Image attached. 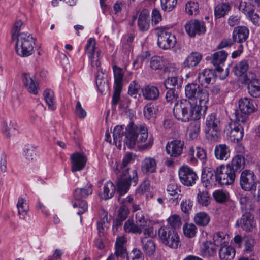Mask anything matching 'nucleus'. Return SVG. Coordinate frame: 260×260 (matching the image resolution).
<instances>
[{
  "instance_id": "052dcab7",
  "label": "nucleus",
  "mask_w": 260,
  "mask_h": 260,
  "mask_svg": "<svg viewBox=\"0 0 260 260\" xmlns=\"http://www.w3.org/2000/svg\"><path fill=\"white\" fill-rule=\"evenodd\" d=\"M76 200V202L74 203L73 206L74 208H78L79 210L77 211V214L80 215L87 211V203L86 201L81 200V199Z\"/></svg>"
},
{
  "instance_id": "58836bf2",
  "label": "nucleus",
  "mask_w": 260,
  "mask_h": 260,
  "mask_svg": "<svg viewBox=\"0 0 260 260\" xmlns=\"http://www.w3.org/2000/svg\"><path fill=\"white\" fill-rule=\"evenodd\" d=\"M115 191V187L113 183L110 181H107L104 184L101 197L103 199L108 200L113 196Z\"/></svg>"
},
{
  "instance_id": "7ed1b4c3",
  "label": "nucleus",
  "mask_w": 260,
  "mask_h": 260,
  "mask_svg": "<svg viewBox=\"0 0 260 260\" xmlns=\"http://www.w3.org/2000/svg\"><path fill=\"white\" fill-rule=\"evenodd\" d=\"M121 174L117 178L116 186L120 195L125 194L129 190L132 184L135 186L138 181L137 172L136 169L129 168L121 169Z\"/></svg>"
},
{
  "instance_id": "e433bc0d",
  "label": "nucleus",
  "mask_w": 260,
  "mask_h": 260,
  "mask_svg": "<svg viewBox=\"0 0 260 260\" xmlns=\"http://www.w3.org/2000/svg\"><path fill=\"white\" fill-rule=\"evenodd\" d=\"M142 249L145 253L149 256L153 255L156 249L155 244L152 239L141 238Z\"/></svg>"
},
{
  "instance_id": "4c0bfd02",
  "label": "nucleus",
  "mask_w": 260,
  "mask_h": 260,
  "mask_svg": "<svg viewBox=\"0 0 260 260\" xmlns=\"http://www.w3.org/2000/svg\"><path fill=\"white\" fill-rule=\"evenodd\" d=\"M3 133L6 137L10 138L14 134V132L17 131L18 126L15 121L10 120L9 121L3 122Z\"/></svg>"
},
{
  "instance_id": "6e6552de",
  "label": "nucleus",
  "mask_w": 260,
  "mask_h": 260,
  "mask_svg": "<svg viewBox=\"0 0 260 260\" xmlns=\"http://www.w3.org/2000/svg\"><path fill=\"white\" fill-rule=\"evenodd\" d=\"M220 120L216 114L211 113L208 115L205 121V133L207 138L210 141H216L220 135Z\"/></svg>"
},
{
  "instance_id": "9d476101",
  "label": "nucleus",
  "mask_w": 260,
  "mask_h": 260,
  "mask_svg": "<svg viewBox=\"0 0 260 260\" xmlns=\"http://www.w3.org/2000/svg\"><path fill=\"white\" fill-rule=\"evenodd\" d=\"M257 180L254 172L249 170H245L241 173L240 185L244 191L255 190L257 187Z\"/></svg>"
},
{
  "instance_id": "412c9836",
  "label": "nucleus",
  "mask_w": 260,
  "mask_h": 260,
  "mask_svg": "<svg viewBox=\"0 0 260 260\" xmlns=\"http://www.w3.org/2000/svg\"><path fill=\"white\" fill-rule=\"evenodd\" d=\"M187 154L190 158V161L192 162H196L197 158L200 159L203 164H204L206 161V153L204 149L200 147L196 148L193 146L190 147Z\"/></svg>"
},
{
  "instance_id": "c756f323",
  "label": "nucleus",
  "mask_w": 260,
  "mask_h": 260,
  "mask_svg": "<svg viewBox=\"0 0 260 260\" xmlns=\"http://www.w3.org/2000/svg\"><path fill=\"white\" fill-rule=\"evenodd\" d=\"M96 84L99 90L103 93L109 89V85L107 79V76L102 70L98 72L96 79Z\"/></svg>"
},
{
  "instance_id": "4468645a",
  "label": "nucleus",
  "mask_w": 260,
  "mask_h": 260,
  "mask_svg": "<svg viewBox=\"0 0 260 260\" xmlns=\"http://www.w3.org/2000/svg\"><path fill=\"white\" fill-rule=\"evenodd\" d=\"M238 121L231 122L229 125L230 129L228 136L230 140L233 142L238 143L240 141L244 136L243 126Z\"/></svg>"
},
{
  "instance_id": "a211bd4d",
  "label": "nucleus",
  "mask_w": 260,
  "mask_h": 260,
  "mask_svg": "<svg viewBox=\"0 0 260 260\" xmlns=\"http://www.w3.org/2000/svg\"><path fill=\"white\" fill-rule=\"evenodd\" d=\"M71 170L73 172L82 170L85 166L87 159L83 153L76 152L71 156Z\"/></svg>"
},
{
  "instance_id": "c85d7f7f",
  "label": "nucleus",
  "mask_w": 260,
  "mask_h": 260,
  "mask_svg": "<svg viewBox=\"0 0 260 260\" xmlns=\"http://www.w3.org/2000/svg\"><path fill=\"white\" fill-rule=\"evenodd\" d=\"M201 254L205 257L213 256L216 253L217 248L211 241H206L200 246Z\"/></svg>"
},
{
  "instance_id": "a878e982",
  "label": "nucleus",
  "mask_w": 260,
  "mask_h": 260,
  "mask_svg": "<svg viewBox=\"0 0 260 260\" xmlns=\"http://www.w3.org/2000/svg\"><path fill=\"white\" fill-rule=\"evenodd\" d=\"M142 95L147 100H157L159 96V90L155 86L147 85L142 89Z\"/></svg>"
},
{
  "instance_id": "2eb2a0df",
  "label": "nucleus",
  "mask_w": 260,
  "mask_h": 260,
  "mask_svg": "<svg viewBox=\"0 0 260 260\" xmlns=\"http://www.w3.org/2000/svg\"><path fill=\"white\" fill-rule=\"evenodd\" d=\"M185 27L186 32L190 37H194L197 35H200L206 31L204 23L197 20L189 21L186 24Z\"/></svg>"
},
{
  "instance_id": "69168bd1",
  "label": "nucleus",
  "mask_w": 260,
  "mask_h": 260,
  "mask_svg": "<svg viewBox=\"0 0 260 260\" xmlns=\"http://www.w3.org/2000/svg\"><path fill=\"white\" fill-rule=\"evenodd\" d=\"M144 116L147 119L153 117L155 114L154 105L152 103H148L145 106L143 109Z\"/></svg>"
},
{
  "instance_id": "c9c22d12",
  "label": "nucleus",
  "mask_w": 260,
  "mask_h": 260,
  "mask_svg": "<svg viewBox=\"0 0 260 260\" xmlns=\"http://www.w3.org/2000/svg\"><path fill=\"white\" fill-rule=\"evenodd\" d=\"M248 91L249 94L254 98L260 96V80L252 79L248 84Z\"/></svg>"
},
{
  "instance_id": "ddd939ff",
  "label": "nucleus",
  "mask_w": 260,
  "mask_h": 260,
  "mask_svg": "<svg viewBox=\"0 0 260 260\" xmlns=\"http://www.w3.org/2000/svg\"><path fill=\"white\" fill-rule=\"evenodd\" d=\"M21 80L23 85L26 90L30 94L37 95L40 90L39 83L33 76L28 73H22Z\"/></svg>"
},
{
  "instance_id": "de8ad7c7",
  "label": "nucleus",
  "mask_w": 260,
  "mask_h": 260,
  "mask_svg": "<svg viewBox=\"0 0 260 260\" xmlns=\"http://www.w3.org/2000/svg\"><path fill=\"white\" fill-rule=\"evenodd\" d=\"M43 96L49 109L52 111L56 109V106L54 100L53 91L51 89H47L44 91Z\"/></svg>"
},
{
  "instance_id": "bf43d9fd",
  "label": "nucleus",
  "mask_w": 260,
  "mask_h": 260,
  "mask_svg": "<svg viewBox=\"0 0 260 260\" xmlns=\"http://www.w3.org/2000/svg\"><path fill=\"white\" fill-rule=\"evenodd\" d=\"M193 202L190 199H184L180 204L181 211L185 214H189L192 210Z\"/></svg>"
},
{
  "instance_id": "bb28decb",
  "label": "nucleus",
  "mask_w": 260,
  "mask_h": 260,
  "mask_svg": "<svg viewBox=\"0 0 260 260\" xmlns=\"http://www.w3.org/2000/svg\"><path fill=\"white\" fill-rule=\"evenodd\" d=\"M214 154L216 159L226 160L230 156V149L226 144H219L215 147Z\"/></svg>"
},
{
  "instance_id": "680f3d73",
  "label": "nucleus",
  "mask_w": 260,
  "mask_h": 260,
  "mask_svg": "<svg viewBox=\"0 0 260 260\" xmlns=\"http://www.w3.org/2000/svg\"><path fill=\"white\" fill-rule=\"evenodd\" d=\"M162 9L167 12L171 11L176 6L177 0H160Z\"/></svg>"
},
{
  "instance_id": "a18cd8bd",
  "label": "nucleus",
  "mask_w": 260,
  "mask_h": 260,
  "mask_svg": "<svg viewBox=\"0 0 260 260\" xmlns=\"http://www.w3.org/2000/svg\"><path fill=\"white\" fill-rule=\"evenodd\" d=\"M231 10V7L227 3H220L217 5L214 9V15L215 18H220L226 14Z\"/></svg>"
},
{
  "instance_id": "72a5a7b5",
  "label": "nucleus",
  "mask_w": 260,
  "mask_h": 260,
  "mask_svg": "<svg viewBox=\"0 0 260 260\" xmlns=\"http://www.w3.org/2000/svg\"><path fill=\"white\" fill-rule=\"evenodd\" d=\"M235 255L234 248L229 244L219 249V256L220 260H232Z\"/></svg>"
},
{
  "instance_id": "5701e85b",
  "label": "nucleus",
  "mask_w": 260,
  "mask_h": 260,
  "mask_svg": "<svg viewBox=\"0 0 260 260\" xmlns=\"http://www.w3.org/2000/svg\"><path fill=\"white\" fill-rule=\"evenodd\" d=\"M185 107V99H182L180 102L175 103L173 109L175 117L178 120L184 122H187Z\"/></svg>"
},
{
  "instance_id": "dca6fc26",
  "label": "nucleus",
  "mask_w": 260,
  "mask_h": 260,
  "mask_svg": "<svg viewBox=\"0 0 260 260\" xmlns=\"http://www.w3.org/2000/svg\"><path fill=\"white\" fill-rule=\"evenodd\" d=\"M184 145V142L179 140L168 142L166 146L167 153L171 157H177L182 153Z\"/></svg>"
},
{
  "instance_id": "49530a36",
  "label": "nucleus",
  "mask_w": 260,
  "mask_h": 260,
  "mask_svg": "<svg viewBox=\"0 0 260 260\" xmlns=\"http://www.w3.org/2000/svg\"><path fill=\"white\" fill-rule=\"evenodd\" d=\"M167 192L171 196H175L176 203L178 204V200L181 199L182 194L181 191L177 184L175 183H170L167 186Z\"/></svg>"
},
{
  "instance_id": "774afa93",
  "label": "nucleus",
  "mask_w": 260,
  "mask_h": 260,
  "mask_svg": "<svg viewBox=\"0 0 260 260\" xmlns=\"http://www.w3.org/2000/svg\"><path fill=\"white\" fill-rule=\"evenodd\" d=\"M127 260H143V254L141 251L137 249H134L132 251L127 255Z\"/></svg>"
},
{
  "instance_id": "f704fd0d",
  "label": "nucleus",
  "mask_w": 260,
  "mask_h": 260,
  "mask_svg": "<svg viewBox=\"0 0 260 260\" xmlns=\"http://www.w3.org/2000/svg\"><path fill=\"white\" fill-rule=\"evenodd\" d=\"M92 191V185L87 183L85 187L75 189L74 191V196L75 200H80L91 194Z\"/></svg>"
},
{
  "instance_id": "7c9ffc66",
  "label": "nucleus",
  "mask_w": 260,
  "mask_h": 260,
  "mask_svg": "<svg viewBox=\"0 0 260 260\" xmlns=\"http://www.w3.org/2000/svg\"><path fill=\"white\" fill-rule=\"evenodd\" d=\"M17 208L20 218L25 219L26 215L28 212L29 207L28 202L24 198L22 197L18 198L17 203Z\"/></svg>"
},
{
  "instance_id": "ea45409f",
  "label": "nucleus",
  "mask_w": 260,
  "mask_h": 260,
  "mask_svg": "<svg viewBox=\"0 0 260 260\" xmlns=\"http://www.w3.org/2000/svg\"><path fill=\"white\" fill-rule=\"evenodd\" d=\"M128 214V207L125 206H121L118 210V214L114 221L113 225L117 228L120 226L122 222L126 219Z\"/></svg>"
},
{
  "instance_id": "9b49d317",
  "label": "nucleus",
  "mask_w": 260,
  "mask_h": 260,
  "mask_svg": "<svg viewBox=\"0 0 260 260\" xmlns=\"http://www.w3.org/2000/svg\"><path fill=\"white\" fill-rule=\"evenodd\" d=\"M179 177L181 183L186 186L193 185L198 176L193 169L187 165H184L178 170Z\"/></svg>"
},
{
  "instance_id": "6ab92c4d",
  "label": "nucleus",
  "mask_w": 260,
  "mask_h": 260,
  "mask_svg": "<svg viewBox=\"0 0 260 260\" xmlns=\"http://www.w3.org/2000/svg\"><path fill=\"white\" fill-rule=\"evenodd\" d=\"M228 56V53L224 50L217 51L211 56V62L215 67L217 71L219 72L223 71L222 66L224 64Z\"/></svg>"
},
{
  "instance_id": "3c124183",
  "label": "nucleus",
  "mask_w": 260,
  "mask_h": 260,
  "mask_svg": "<svg viewBox=\"0 0 260 260\" xmlns=\"http://www.w3.org/2000/svg\"><path fill=\"white\" fill-rule=\"evenodd\" d=\"M195 223L201 226H207L210 220L209 216L205 212H199L194 217Z\"/></svg>"
},
{
  "instance_id": "09e8293b",
  "label": "nucleus",
  "mask_w": 260,
  "mask_h": 260,
  "mask_svg": "<svg viewBox=\"0 0 260 260\" xmlns=\"http://www.w3.org/2000/svg\"><path fill=\"white\" fill-rule=\"evenodd\" d=\"M134 155L133 153L127 152L122 159L121 164L117 165L114 169V172L118 174L121 172V169L127 168V166L134 160Z\"/></svg>"
},
{
  "instance_id": "a19ab883",
  "label": "nucleus",
  "mask_w": 260,
  "mask_h": 260,
  "mask_svg": "<svg viewBox=\"0 0 260 260\" xmlns=\"http://www.w3.org/2000/svg\"><path fill=\"white\" fill-rule=\"evenodd\" d=\"M229 164L235 172L240 171L245 166V158L241 155H237L233 158L231 163Z\"/></svg>"
},
{
  "instance_id": "37998d69",
  "label": "nucleus",
  "mask_w": 260,
  "mask_h": 260,
  "mask_svg": "<svg viewBox=\"0 0 260 260\" xmlns=\"http://www.w3.org/2000/svg\"><path fill=\"white\" fill-rule=\"evenodd\" d=\"M200 132V123L197 120L191 122L187 130V133L191 139H197Z\"/></svg>"
},
{
  "instance_id": "1a4fd4ad",
  "label": "nucleus",
  "mask_w": 260,
  "mask_h": 260,
  "mask_svg": "<svg viewBox=\"0 0 260 260\" xmlns=\"http://www.w3.org/2000/svg\"><path fill=\"white\" fill-rule=\"evenodd\" d=\"M157 30V45L159 48L168 50L175 46L177 39L175 35L166 28H158Z\"/></svg>"
},
{
  "instance_id": "13d9d810",
  "label": "nucleus",
  "mask_w": 260,
  "mask_h": 260,
  "mask_svg": "<svg viewBox=\"0 0 260 260\" xmlns=\"http://www.w3.org/2000/svg\"><path fill=\"white\" fill-rule=\"evenodd\" d=\"M213 196L217 202L223 203L227 201L229 198V193L221 190H217L213 192Z\"/></svg>"
},
{
  "instance_id": "5fc2aeb1",
  "label": "nucleus",
  "mask_w": 260,
  "mask_h": 260,
  "mask_svg": "<svg viewBox=\"0 0 260 260\" xmlns=\"http://www.w3.org/2000/svg\"><path fill=\"white\" fill-rule=\"evenodd\" d=\"M150 66L152 69L154 70H161L165 67V62L161 57L153 56L150 60Z\"/></svg>"
},
{
  "instance_id": "4d7b16f0",
  "label": "nucleus",
  "mask_w": 260,
  "mask_h": 260,
  "mask_svg": "<svg viewBox=\"0 0 260 260\" xmlns=\"http://www.w3.org/2000/svg\"><path fill=\"white\" fill-rule=\"evenodd\" d=\"M197 201L202 206H207L210 202L208 192L207 191H199L197 194Z\"/></svg>"
},
{
  "instance_id": "cd10ccee",
  "label": "nucleus",
  "mask_w": 260,
  "mask_h": 260,
  "mask_svg": "<svg viewBox=\"0 0 260 260\" xmlns=\"http://www.w3.org/2000/svg\"><path fill=\"white\" fill-rule=\"evenodd\" d=\"M255 244V240L252 237H243L242 245L243 247V253L245 255H253L254 253Z\"/></svg>"
},
{
  "instance_id": "864d4df0",
  "label": "nucleus",
  "mask_w": 260,
  "mask_h": 260,
  "mask_svg": "<svg viewBox=\"0 0 260 260\" xmlns=\"http://www.w3.org/2000/svg\"><path fill=\"white\" fill-rule=\"evenodd\" d=\"M114 77V86L122 87V82L123 77V73L122 69L116 66H113Z\"/></svg>"
},
{
  "instance_id": "f8f14e48",
  "label": "nucleus",
  "mask_w": 260,
  "mask_h": 260,
  "mask_svg": "<svg viewBox=\"0 0 260 260\" xmlns=\"http://www.w3.org/2000/svg\"><path fill=\"white\" fill-rule=\"evenodd\" d=\"M96 42L93 38H89L85 47V53L90 59L91 64L93 67L98 68L100 66V52L95 49Z\"/></svg>"
},
{
  "instance_id": "0e129e2a",
  "label": "nucleus",
  "mask_w": 260,
  "mask_h": 260,
  "mask_svg": "<svg viewBox=\"0 0 260 260\" xmlns=\"http://www.w3.org/2000/svg\"><path fill=\"white\" fill-rule=\"evenodd\" d=\"M134 221L142 231L143 229L146 227L147 223V220L145 218L143 214L141 212L136 214Z\"/></svg>"
},
{
  "instance_id": "6e6d98bb",
  "label": "nucleus",
  "mask_w": 260,
  "mask_h": 260,
  "mask_svg": "<svg viewBox=\"0 0 260 260\" xmlns=\"http://www.w3.org/2000/svg\"><path fill=\"white\" fill-rule=\"evenodd\" d=\"M183 231L185 236L192 238L195 236L197 232V228L192 223H186L183 226Z\"/></svg>"
},
{
  "instance_id": "393cba45",
  "label": "nucleus",
  "mask_w": 260,
  "mask_h": 260,
  "mask_svg": "<svg viewBox=\"0 0 260 260\" xmlns=\"http://www.w3.org/2000/svg\"><path fill=\"white\" fill-rule=\"evenodd\" d=\"M214 77V73L211 70L205 69L199 73L198 81L202 86L206 88L213 80Z\"/></svg>"
},
{
  "instance_id": "39448f33",
  "label": "nucleus",
  "mask_w": 260,
  "mask_h": 260,
  "mask_svg": "<svg viewBox=\"0 0 260 260\" xmlns=\"http://www.w3.org/2000/svg\"><path fill=\"white\" fill-rule=\"evenodd\" d=\"M160 242L166 246L177 249L180 245V238L177 232L174 229L161 226L158 231Z\"/></svg>"
},
{
  "instance_id": "aec40b11",
  "label": "nucleus",
  "mask_w": 260,
  "mask_h": 260,
  "mask_svg": "<svg viewBox=\"0 0 260 260\" xmlns=\"http://www.w3.org/2000/svg\"><path fill=\"white\" fill-rule=\"evenodd\" d=\"M249 35V29L245 26H238L234 28L232 38L235 42L242 43L246 41Z\"/></svg>"
},
{
  "instance_id": "4be33fe9",
  "label": "nucleus",
  "mask_w": 260,
  "mask_h": 260,
  "mask_svg": "<svg viewBox=\"0 0 260 260\" xmlns=\"http://www.w3.org/2000/svg\"><path fill=\"white\" fill-rule=\"evenodd\" d=\"M157 161L151 157H146L142 161L141 171L143 174L149 175L156 172Z\"/></svg>"
},
{
  "instance_id": "f03ea898",
  "label": "nucleus",
  "mask_w": 260,
  "mask_h": 260,
  "mask_svg": "<svg viewBox=\"0 0 260 260\" xmlns=\"http://www.w3.org/2000/svg\"><path fill=\"white\" fill-rule=\"evenodd\" d=\"M124 143L129 149L137 147L139 150L143 151L152 147L153 138L152 136L148 138V130L145 126L130 122L125 128Z\"/></svg>"
},
{
  "instance_id": "338daca9",
  "label": "nucleus",
  "mask_w": 260,
  "mask_h": 260,
  "mask_svg": "<svg viewBox=\"0 0 260 260\" xmlns=\"http://www.w3.org/2000/svg\"><path fill=\"white\" fill-rule=\"evenodd\" d=\"M199 6L198 3L193 2H188L186 4L185 11L189 15H196L198 13Z\"/></svg>"
},
{
  "instance_id": "2f4dec72",
  "label": "nucleus",
  "mask_w": 260,
  "mask_h": 260,
  "mask_svg": "<svg viewBox=\"0 0 260 260\" xmlns=\"http://www.w3.org/2000/svg\"><path fill=\"white\" fill-rule=\"evenodd\" d=\"M229 236L223 232H218L213 235L212 242L217 247H223L229 244Z\"/></svg>"
},
{
  "instance_id": "c03bdc74",
  "label": "nucleus",
  "mask_w": 260,
  "mask_h": 260,
  "mask_svg": "<svg viewBox=\"0 0 260 260\" xmlns=\"http://www.w3.org/2000/svg\"><path fill=\"white\" fill-rule=\"evenodd\" d=\"M124 231L125 233L141 234L142 230L137 225L133 219H128L124 223Z\"/></svg>"
},
{
  "instance_id": "e2e57ef3",
  "label": "nucleus",
  "mask_w": 260,
  "mask_h": 260,
  "mask_svg": "<svg viewBox=\"0 0 260 260\" xmlns=\"http://www.w3.org/2000/svg\"><path fill=\"white\" fill-rule=\"evenodd\" d=\"M167 220L172 229L179 228L182 224L180 217L177 214L171 215L168 218Z\"/></svg>"
},
{
  "instance_id": "b1692460",
  "label": "nucleus",
  "mask_w": 260,
  "mask_h": 260,
  "mask_svg": "<svg viewBox=\"0 0 260 260\" xmlns=\"http://www.w3.org/2000/svg\"><path fill=\"white\" fill-rule=\"evenodd\" d=\"M202 59V55L197 52L190 53L185 59L183 65L184 68L192 69L197 67Z\"/></svg>"
},
{
  "instance_id": "0eeeda50",
  "label": "nucleus",
  "mask_w": 260,
  "mask_h": 260,
  "mask_svg": "<svg viewBox=\"0 0 260 260\" xmlns=\"http://www.w3.org/2000/svg\"><path fill=\"white\" fill-rule=\"evenodd\" d=\"M214 173L216 181L221 185L232 184L235 179L236 172L229 164L218 166Z\"/></svg>"
},
{
  "instance_id": "79ce46f5",
  "label": "nucleus",
  "mask_w": 260,
  "mask_h": 260,
  "mask_svg": "<svg viewBox=\"0 0 260 260\" xmlns=\"http://www.w3.org/2000/svg\"><path fill=\"white\" fill-rule=\"evenodd\" d=\"M124 135V127L122 125L116 126L113 130V137L114 142L119 149L121 147V141Z\"/></svg>"
},
{
  "instance_id": "423d86ee",
  "label": "nucleus",
  "mask_w": 260,
  "mask_h": 260,
  "mask_svg": "<svg viewBox=\"0 0 260 260\" xmlns=\"http://www.w3.org/2000/svg\"><path fill=\"white\" fill-rule=\"evenodd\" d=\"M239 110L235 112L236 120L244 124L246 122L249 114L256 110L253 100L248 98H243L239 101Z\"/></svg>"
},
{
  "instance_id": "f3484780",
  "label": "nucleus",
  "mask_w": 260,
  "mask_h": 260,
  "mask_svg": "<svg viewBox=\"0 0 260 260\" xmlns=\"http://www.w3.org/2000/svg\"><path fill=\"white\" fill-rule=\"evenodd\" d=\"M236 225H240L244 230L250 232L256 227V222L250 212H245L242 215L240 220H237Z\"/></svg>"
},
{
  "instance_id": "473e14b6",
  "label": "nucleus",
  "mask_w": 260,
  "mask_h": 260,
  "mask_svg": "<svg viewBox=\"0 0 260 260\" xmlns=\"http://www.w3.org/2000/svg\"><path fill=\"white\" fill-rule=\"evenodd\" d=\"M149 15L146 10H142L139 14L138 25L140 29L142 31L147 30L149 28Z\"/></svg>"
},
{
  "instance_id": "603ef678",
  "label": "nucleus",
  "mask_w": 260,
  "mask_h": 260,
  "mask_svg": "<svg viewBox=\"0 0 260 260\" xmlns=\"http://www.w3.org/2000/svg\"><path fill=\"white\" fill-rule=\"evenodd\" d=\"M182 80L178 77H170L165 80L164 84L167 89H173L181 86Z\"/></svg>"
},
{
  "instance_id": "20e7f679",
  "label": "nucleus",
  "mask_w": 260,
  "mask_h": 260,
  "mask_svg": "<svg viewBox=\"0 0 260 260\" xmlns=\"http://www.w3.org/2000/svg\"><path fill=\"white\" fill-rule=\"evenodd\" d=\"M16 39L15 50L18 55L28 57L33 53L35 41L30 34L21 32Z\"/></svg>"
},
{
  "instance_id": "8fccbe9b",
  "label": "nucleus",
  "mask_w": 260,
  "mask_h": 260,
  "mask_svg": "<svg viewBox=\"0 0 260 260\" xmlns=\"http://www.w3.org/2000/svg\"><path fill=\"white\" fill-rule=\"evenodd\" d=\"M249 68V64L246 60H243L237 63L234 68L235 74L238 77L245 74Z\"/></svg>"
},
{
  "instance_id": "f257e3e1",
  "label": "nucleus",
  "mask_w": 260,
  "mask_h": 260,
  "mask_svg": "<svg viewBox=\"0 0 260 260\" xmlns=\"http://www.w3.org/2000/svg\"><path fill=\"white\" fill-rule=\"evenodd\" d=\"M186 117L187 122L198 120L201 117L203 107H207L209 101L207 90L201 88L197 84H188L185 88Z\"/></svg>"
}]
</instances>
